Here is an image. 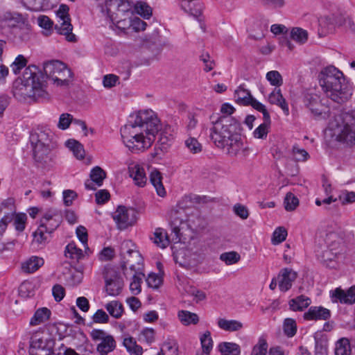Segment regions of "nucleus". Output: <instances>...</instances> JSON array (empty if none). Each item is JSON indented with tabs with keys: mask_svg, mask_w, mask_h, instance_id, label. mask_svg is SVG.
<instances>
[{
	"mask_svg": "<svg viewBox=\"0 0 355 355\" xmlns=\"http://www.w3.org/2000/svg\"><path fill=\"white\" fill-rule=\"evenodd\" d=\"M212 123L210 136L213 142L217 147L225 148L230 157L236 156L243 146L238 133L241 130L240 123L230 116H222Z\"/></svg>",
	"mask_w": 355,
	"mask_h": 355,
	"instance_id": "nucleus-1",
	"label": "nucleus"
},
{
	"mask_svg": "<svg viewBox=\"0 0 355 355\" xmlns=\"http://www.w3.org/2000/svg\"><path fill=\"white\" fill-rule=\"evenodd\" d=\"M12 94L19 101L44 98L47 95L44 74L35 65L26 67L22 76L14 81Z\"/></svg>",
	"mask_w": 355,
	"mask_h": 355,
	"instance_id": "nucleus-2",
	"label": "nucleus"
},
{
	"mask_svg": "<svg viewBox=\"0 0 355 355\" xmlns=\"http://www.w3.org/2000/svg\"><path fill=\"white\" fill-rule=\"evenodd\" d=\"M319 83L326 96L341 104L352 95V87L343 73L333 65L323 68L318 76Z\"/></svg>",
	"mask_w": 355,
	"mask_h": 355,
	"instance_id": "nucleus-3",
	"label": "nucleus"
},
{
	"mask_svg": "<svg viewBox=\"0 0 355 355\" xmlns=\"http://www.w3.org/2000/svg\"><path fill=\"white\" fill-rule=\"evenodd\" d=\"M145 129L139 124H133V120H129L128 123L120 130L123 144L134 153L144 151L151 146L155 136L148 132H145Z\"/></svg>",
	"mask_w": 355,
	"mask_h": 355,
	"instance_id": "nucleus-4",
	"label": "nucleus"
},
{
	"mask_svg": "<svg viewBox=\"0 0 355 355\" xmlns=\"http://www.w3.org/2000/svg\"><path fill=\"white\" fill-rule=\"evenodd\" d=\"M329 127L338 141L350 145L355 144V117L352 114L344 112L334 115Z\"/></svg>",
	"mask_w": 355,
	"mask_h": 355,
	"instance_id": "nucleus-5",
	"label": "nucleus"
},
{
	"mask_svg": "<svg viewBox=\"0 0 355 355\" xmlns=\"http://www.w3.org/2000/svg\"><path fill=\"white\" fill-rule=\"evenodd\" d=\"M130 245H132L131 241H125L122 244L121 253L123 256V261L121 263V268L126 277L129 275L128 266H129L131 271L135 272L132 274V280L130 284V288L135 295H137L141 291V275H144L141 273L137 274L135 272V263L139 265L142 261V257L139 251L129 249Z\"/></svg>",
	"mask_w": 355,
	"mask_h": 355,
	"instance_id": "nucleus-6",
	"label": "nucleus"
},
{
	"mask_svg": "<svg viewBox=\"0 0 355 355\" xmlns=\"http://www.w3.org/2000/svg\"><path fill=\"white\" fill-rule=\"evenodd\" d=\"M52 132L49 129H37L30 135L33 157L37 162H46L51 150Z\"/></svg>",
	"mask_w": 355,
	"mask_h": 355,
	"instance_id": "nucleus-7",
	"label": "nucleus"
},
{
	"mask_svg": "<svg viewBox=\"0 0 355 355\" xmlns=\"http://www.w3.org/2000/svg\"><path fill=\"white\" fill-rule=\"evenodd\" d=\"M44 74L58 85H67L72 73L67 65L59 60H52L44 65Z\"/></svg>",
	"mask_w": 355,
	"mask_h": 355,
	"instance_id": "nucleus-8",
	"label": "nucleus"
},
{
	"mask_svg": "<svg viewBox=\"0 0 355 355\" xmlns=\"http://www.w3.org/2000/svg\"><path fill=\"white\" fill-rule=\"evenodd\" d=\"M55 340L48 334L36 332L30 341V355H49L53 349Z\"/></svg>",
	"mask_w": 355,
	"mask_h": 355,
	"instance_id": "nucleus-9",
	"label": "nucleus"
},
{
	"mask_svg": "<svg viewBox=\"0 0 355 355\" xmlns=\"http://www.w3.org/2000/svg\"><path fill=\"white\" fill-rule=\"evenodd\" d=\"M133 124L141 125L145 129V132H148L155 137L160 129L159 120L151 110L138 112L133 120Z\"/></svg>",
	"mask_w": 355,
	"mask_h": 355,
	"instance_id": "nucleus-10",
	"label": "nucleus"
},
{
	"mask_svg": "<svg viewBox=\"0 0 355 355\" xmlns=\"http://www.w3.org/2000/svg\"><path fill=\"white\" fill-rule=\"evenodd\" d=\"M303 103L316 119H324L331 116L329 107L322 103L320 97L316 94H304Z\"/></svg>",
	"mask_w": 355,
	"mask_h": 355,
	"instance_id": "nucleus-11",
	"label": "nucleus"
},
{
	"mask_svg": "<svg viewBox=\"0 0 355 355\" xmlns=\"http://www.w3.org/2000/svg\"><path fill=\"white\" fill-rule=\"evenodd\" d=\"M337 238V235L334 233H330L327 236V242L329 243L334 239ZM334 243L330 248H327L320 252H318L317 258L324 266L330 268H336L338 266L337 259L340 254V251L337 250L336 246L339 244L338 242Z\"/></svg>",
	"mask_w": 355,
	"mask_h": 355,
	"instance_id": "nucleus-12",
	"label": "nucleus"
},
{
	"mask_svg": "<svg viewBox=\"0 0 355 355\" xmlns=\"http://www.w3.org/2000/svg\"><path fill=\"white\" fill-rule=\"evenodd\" d=\"M91 337L97 344L96 350L100 355H107L114 350L116 343L113 336L101 329H93Z\"/></svg>",
	"mask_w": 355,
	"mask_h": 355,
	"instance_id": "nucleus-13",
	"label": "nucleus"
},
{
	"mask_svg": "<svg viewBox=\"0 0 355 355\" xmlns=\"http://www.w3.org/2000/svg\"><path fill=\"white\" fill-rule=\"evenodd\" d=\"M112 218L119 229L125 230L135 223L136 221V213L133 209L119 206L116 210L112 213Z\"/></svg>",
	"mask_w": 355,
	"mask_h": 355,
	"instance_id": "nucleus-14",
	"label": "nucleus"
},
{
	"mask_svg": "<svg viewBox=\"0 0 355 355\" xmlns=\"http://www.w3.org/2000/svg\"><path fill=\"white\" fill-rule=\"evenodd\" d=\"M105 290L109 295H118L123 286V281L120 275L114 270H108L104 275Z\"/></svg>",
	"mask_w": 355,
	"mask_h": 355,
	"instance_id": "nucleus-15",
	"label": "nucleus"
},
{
	"mask_svg": "<svg viewBox=\"0 0 355 355\" xmlns=\"http://www.w3.org/2000/svg\"><path fill=\"white\" fill-rule=\"evenodd\" d=\"M58 24L55 25V29L60 35L65 36V39L70 42H76V36L72 33L73 26L71 24L70 15L57 16Z\"/></svg>",
	"mask_w": 355,
	"mask_h": 355,
	"instance_id": "nucleus-16",
	"label": "nucleus"
},
{
	"mask_svg": "<svg viewBox=\"0 0 355 355\" xmlns=\"http://www.w3.org/2000/svg\"><path fill=\"white\" fill-rule=\"evenodd\" d=\"M297 278V273L292 269L285 268L280 270L279 274L277 277L278 285L281 291L286 292L288 291L292 285L293 282Z\"/></svg>",
	"mask_w": 355,
	"mask_h": 355,
	"instance_id": "nucleus-17",
	"label": "nucleus"
},
{
	"mask_svg": "<svg viewBox=\"0 0 355 355\" xmlns=\"http://www.w3.org/2000/svg\"><path fill=\"white\" fill-rule=\"evenodd\" d=\"M334 302H340L342 304H353L355 303V286L344 291L340 288H336L331 294Z\"/></svg>",
	"mask_w": 355,
	"mask_h": 355,
	"instance_id": "nucleus-18",
	"label": "nucleus"
},
{
	"mask_svg": "<svg viewBox=\"0 0 355 355\" xmlns=\"http://www.w3.org/2000/svg\"><path fill=\"white\" fill-rule=\"evenodd\" d=\"M40 223L50 233H53L60 226L61 216L55 211L49 210L44 214Z\"/></svg>",
	"mask_w": 355,
	"mask_h": 355,
	"instance_id": "nucleus-19",
	"label": "nucleus"
},
{
	"mask_svg": "<svg viewBox=\"0 0 355 355\" xmlns=\"http://www.w3.org/2000/svg\"><path fill=\"white\" fill-rule=\"evenodd\" d=\"M330 317L331 311L322 306H311L304 314V318L307 320H326Z\"/></svg>",
	"mask_w": 355,
	"mask_h": 355,
	"instance_id": "nucleus-20",
	"label": "nucleus"
},
{
	"mask_svg": "<svg viewBox=\"0 0 355 355\" xmlns=\"http://www.w3.org/2000/svg\"><path fill=\"white\" fill-rule=\"evenodd\" d=\"M180 6L185 12L200 21L199 17L202 13V6L198 0H182Z\"/></svg>",
	"mask_w": 355,
	"mask_h": 355,
	"instance_id": "nucleus-21",
	"label": "nucleus"
},
{
	"mask_svg": "<svg viewBox=\"0 0 355 355\" xmlns=\"http://www.w3.org/2000/svg\"><path fill=\"white\" fill-rule=\"evenodd\" d=\"M128 171L135 184L141 187L146 184L147 178L143 167L139 164H133L128 167Z\"/></svg>",
	"mask_w": 355,
	"mask_h": 355,
	"instance_id": "nucleus-22",
	"label": "nucleus"
},
{
	"mask_svg": "<svg viewBox=\"0 0 355 355\" xmlns=\"http://www.w3.org/2000/svg\"><path fill=\"white\" fill-rule=\"evenodd\" d=\"M315 355H327V337L322 331H317L314 336Z\"/></svg>",
	"mask_w": 355,
	"mask_h": 355,
	"instance_id": "nucleus-23",
	"label": "nucleus"
},
{
	"mask_svg": "<svg viewBox=\"0 0 355 355\" xmlns=\"http://www.w3.org/2000/svg\"><path fill=\"white\" fill-rule=\"evenodd\" d=\"M1 21L5 22L8 26L15 27L18 24H24L25 19L19 12L7 11L2 15Z\"/></svg>",
	"mask_w": 355,
	"mask_h": 355,
	"instance_id": "nucleus-24",
	"label": "nucleus"
},
{
	"mask_svg": "<svg viewBox=\"0 0 355 355\" xmlns=\"http://www.w3.org/2000/svg\"><path fill=\"white\" fill-rule=\"evenodd\" d=\"M268 101L273 105L279 106L286 114H288L289 110L285 98L283 97L279 89H275L268 96Z\"/></svg>",
	"mask_w": 355,
	"mask_h": 355,
	"instance_id": "nucleus-25",
	"label": "nucleus"
},
{
	"mask_svg": "<svg viewBox=\"0 0 355 355\" xmlns=\"http://www.w3.org/2000/svg\"><path fill=\"white\" fill-rule=\"evenodd\" d=\"M150 181L156 189L157 193L161 197L166 196V190L162 184V176L159 171L155 169L150 172Z\"/></svg>",
	"mask_w": 355,
	"mask_h": 355,
	"instance_id": "nucleus-26",
	"label": "nucleus"
},
{
	"mask_svg": "<svg viewBox=\"0 0 355 355\" xmlns=\"http://www.w3.org/2000/svg\"><path fill=\"white\" fill-rule=\"evenodd\" d=\"M44 261L42 258L38 257H31L21 264V269L24 272L33 273L37 270Z\"/></svg>",
	"mask_w": 355,
	"mask_h": 355,
	"instance_id": "nucleus-27",
	"label": "nucleus"
},
{
	"mask_svg": "<svg viewBox=\"0 0 355 355\" xmlns=\"http://www.w3.org/2000/svg\"><path fill=\"white\" fill-rule=\"evenodd\" d=\"M289 306L292 311H301L307 308L311 304V299L306 296L301 295L289 301Z\"/></svg>",
	"mask_w": 355,
	"mask_h": 355,
	"instance_id": "nucleus-28",
	"label": "nucleus"
},
{
	"mask_svg": "<svg viewBox=\"0 0 355 355\" xmlns=\"http://www.w3.org/2000/svg\"><path fill=\"white\" fill-rule=\"evenodd\" d=\"M51 311L46 308L38 309L30 320L31 326H37L48 320L51 315Z\"/></svg>",
	"mask_w": 355,
	"mask_h": 355,
	"instance_id": "nucleus-29",
	"label": "nucleus"
},
{
	"mask_svg": "<svg viewBox=\"0 0 355 355\" xmlns=\"http://www.w3.org/2000/svg\"><path fill=\"white\" fill-rule=\"evenodd\" d=\"M221 355H240V346L234 343L223 342L218 345Z\"/></svg>",
	"mask_w": 355,
	"mask_h": 355,
	"instance_id": "nucleus-30",
	"label": "nucleus"
},
{
	"mask_svg": "<svg viewBox=\"0 0 355 355\" xmlns=\"http://www.w3.org/2000/svg\"><path fill=\"white\" fill-rule=\"evenodd\" d=\"M234 98L236 103L243 105H248L253 96L251 95L250 92L240 85L234 92Z\"/></svg>",
	"mask_w": 355,
	"mask_h": 355,
	"instance_id": "nucleus-31",
	"label": "nucleus"
},
{
	"mask_svg": "<svg viewBox=\"0 0 355 355\" xmlns=\"http://www.w3.org/2000/svg\"><path fill=\"white\" fill-rule=\"evenodd\" d=\"M218 326L227 331H236L243 328V323L236 320L220 318L218 320Z\"/></svg>",
	"mask_w": 355,
	"mask_h": 355,
	"instance_id": "nucleus-32",
	"label": "nucleus"
},
{
	"mask_svg": "<svg viewBox=\"0 0 355 355\" xmlns=\"http://www.w3.org/2000/svg\"><path fill=\"white\" fill-rule=\"evenodd\" d=\"M112 3V0H107L106 1V8H107V13L111 18L112 21H116V26L119 28H125V26H132V20H126V17L122 18V16H119V13H116L115 16H114V14L111 13L110 9L109 8V6Z\"/></svg>",
	"mask_w": 355,
	"mask_h": 355,
	"instance_id": "nucleus-33",
	"label": "nucleus"
},
{
	"mask_svg": "<svg viewBox=\"0 0 355 355\" xmlns=\"http://www.w3.org/2000/svg\"><path fill=\"white\" fill-rule=\"evenodd\" d=\"M270 116H268L265 114V119H263V123L260 124L253 132V135L257 139H265L266 138L269 132L270 126Z\"/></svg>",
	"mask_w": 355,
	"mask_h": 355,
	"instance_id": "nucleus-34",
	"label": "nucleus"
},
{
	"mask_svg": "<svg viewBox=\"0 0 355 355\" xmlns=\"http://www.w3.org/2000/svg\"><path fill=\"white\" fill-rule=\"evenodd\" d=\"M64 256L73 261H78L83 256V250L78 248L74 243H69L65 248Z\"/></svg>",
	"mask_w": 355,
	"mask_h": 355,
	"instance_id": "nucleus-35",
	"label": "nucleus"
},
{
	"mask_svg": "<svg viewBox=\"0 0 355 355\" xmlns=\"http://www.w3.org/2000/svg\"><path fill=\"white\" fill-rule=\"evenodd\" d=\"M152 239L157 246L162 248H165L169 244L168 235L162 228H157L155 230L154 236Z\"/></svg>",
	"mask_w": 355,
	"mask_h": 355,
	"instance_id": "nucleus-36",
	"label": "nucleus"
},
{
	"mask_svg": "<svg viewBox=\"0 0 355 355\" xmlns=\"http://www.w3.org/2000/svg\"><path fill=\"white\" fill-rule=\"evenodd\" d=\"M66 146L73 152L74 156L79 159L85 157L83 146L75 139H69L66 141Z\"/></svg>",
	"mask_w": 355,
	"mask_h": 355,
	"instance_id": "nucleus-37",
	"label": "nucleus"
},
{
	"mask_svg": "<svg viewBox=\"0 0 355 355\" xmlns=\"http://www.w3.org/2000/svg\"><path fill=\"white\" fill-rule=\"evenodd\" d=\"M105 307L110 315L114 318H120L122 316L123 312V305L118 301H111L106 304Z\"/></svg>",
	"mask_w": 355,
	"mask_h": 355,
	"instance_id": "nucleus-38",
	"label": "nucleus"
},
{
	"mask_svg": "<svg viewBox=\"0 0 355 355\" xmlns=\"http://www.w3.org/2000/svg\"><path fill=\"white\" fill-rule=\"evenodd\" d=\"M50 233L45 226H43L41 223L36 231L33 233L34 241L38 244L44 245L48 242Z\"/></svg>",
	"mask_w": 355,
	"mask_h": 355,
	"instance_id": "nucleus-39",
	"label": "nucleus"
},
{
	"mask_svg": "<svg viewBox=\"0 0 355 355\" xmlns=\"http://www.w3.org/2000/svg\"><path fill=\"white\" fill-rule=\"evenodd\" d=\"M351 347L349 340L346 338H342L336 343L335 355H349Z\"/></svg>",
	"mask_w": 355,
	"mask_h": 355,
	"instance_id": "nucleus-40",
	"label": "nucleus"
},
{
	"mask_svg": "<svg viewBox=\"0 0 355 355\" xmlns=\"http://www.w3.org/2000/svg\"><path fill=\"white\" fill-rule=\"evenodd\" d=\"M178 315L181 322L184 325H189L190 324H196L199 321V318L197 314L188 311H180Z\"/></svg>",
	"mask_w": 355,
	"mask_h": 355,
	"instance_id": "nucleus-41",
	"label": "nucleus"
},
{
	"mask_svg": "<svg viewBox=\"0 0 355 355\" xmlns=\"http://www.w3.org/2000/svg\"><path fill=\"white\" fill-rule=\"evenodd\" d=\"M334 19L331 15L324 16L319 19V25L323 34L333 33L336 28L334 24Z\"/></svg>",
	"mask_w": 355,
	"mask_h": 355,
	"instance_id": "nucleus-42",
	"label": "nucleus"
},
{
	"mask_svg": "<svg viewBox=\"0 0 355 355\" xmlns=\"http://www.w3.org/2000/svg\"><path fill=\"white\" fill-rule=\"evenodd\" d=\"M128 352L131 355H141L143 352L142 347L137 345L136 341L132 337L125 338L123 343Z\"/></svg>",
	"mask_w": 355,
	"mask_h": 355,
	"instance_id": "nucleus-43",
	"label": "nucleus"
},
{
	"mask_svg": "<svg viewBox=\"0 0 355 355\" xmlns=\"http://www.w3.org/2000/svg\"><path fill=\"white\" fill-rule=\"evenodd\" d=\"M117 2V13H121L122 17H128L132 13V9L135 5L130 0H119Z\"/></svg>",
	"mask_w": 355,
	"mask_h": 355,
	"instance_id": "nucleus-44",
	"label": "nucleus"
},
{
	"mask_svg": "<svg viewBox=\"0 0 355 355\" xmlns=\"http://www.w3.org/2000/svg\"><path fill=\"white\" fill-rule=\"evenodd\" d=\"M89 177V180L94 182L96 186L101 187L106 178V173L100 166H95L92 169Z\"/></svg>",
	"mask_w": 355,
	"mask_h": 355,
	"instance_id": "nucleus-45",
	"label": "nucleus"
},
{
	"mask_svg": "<svg viewBox=\"0 0 355 355\" xmlns=\"http://www.w3.org/2000/svg\"><path fill=\"white\" fill-rule=\"evenodd\" d=\"M202 349L205 354L209 355L213 347V340L209 331H206L200 338Z\"/></svg>",
	"mask_w": 355,
	"mask_h": 355,
	"instance_id": "nucleus-46",
	"label": "nucleus"
},
{
	"mask_svg": "<svg viewBox=\"0 0 355 355\" xmlns=\"http://www.w3.org/2000/svg\"><path fill=\"white\" fill-rule=\"evenodd\" d=\"M291 38L300 44H304L307 41L308 33L301 28L295 27L291 31Z\"/></svg>",
	"mask_w": 355,
	"mask_h": 355,
	"instance_id": "nucleus-47",
	"label": "nucleus"
},
{
	"mask_svg": "<svg viewBox=\"0 0 355 355\" xmlns=\"http://www.w3.org/2000/svg\"><path fill=\"white\" fill-rule=\"evenodd\" d=\"M283 329L284 334L288 337H293L297 332V324L294 319L286 318L283 324Z\"/></svg>",
	"mask_w": 355,
	"mask_h": 355,
	"instance_id": "nucleus-48",
	"label": "nucleus"
},
{
	"mask_svg": "<svg viewBox=\"0 0 355 355\" xmlns=\"http://www.w3.org/2000/svg\"><path fill=\"white\" fill-rule=\"evenodd\" d=\"M136 12L145 19H149L152 15L151 8L145 2L139 1L135 5Z\"/></svg>",
	"mask_w": 355,
	"mask_h": 355,
	"instance_id": "nucleus-49",
	"label": "nucleus"
},
{
	"mask_svg": "<svg viewBox=\"0 0 355 355\" xmlns=\"http://www.w3.org/2000/svg\"><path fill=\"white\" fill-rule=\"evenodd\" d=\"M27 62L28 60L23 55H17L15 61L10 65L12 72L15 75L19 74L21 70L26 66Z\"/></svg>",
	"mask_w": 355,
	"mask_h": 355,
	"instance_id": "nucleus-50",
	"label": "nucleus"
},
{
	"mask_svg": "<svg viewBox=\"0 0 355 355\" xmlns=\"http://www.w3.org/2000/svg\"><path fill=\"white\" fill-rule=\"evenodd\" d=\"M268 343L266 338L261 336L258 343L254 346L251 355H266Z\"/></svg>",
	"mask_w": 355,
	"mask_h": 355,
	"instance_id": "nucleus-51",
	"label": "nucleus"
},
{
	"mask_svg": "<svg viewBox=\"0 0 355 355\" xmlns=\"http://www.w3.org/2000/svg\"><path fill=\"white\" fill-rule=\"evenodd\" d=\"M284 207L286 211H291L296 209L299 205V200L292 193L289 192L284 198Z\"/></svg>",
	"mask_w": 355,
	"mask_h": 355,
	"instance_id": "nucleus-52",
	"label": "nucleus"
},
{
	"mask_svg": "<svg viewBox=\"0 0 355 355\" xmlns=\"http://www.w3.org/2000/svg\"><path fill=\"white\" fill-rule=\"evenodd\" d=\"M27 216L24 213H19L15 215L14 217V226L17 231L21 232L24 230Z\"/></svg>",
	"mask_w": 355,
	"mask_h": 355,
	"instance_id": "nucleus-53",
	"label": "nucleus"
},
{
	"mask_svg": "<svg viewBox=\"0 0 355 355\" xmlns=\"http://www.w3.org/2000/svg\"><path fill=\"white\" fill-rule=\"evenodd\" d=\"M266 79L275 87H279L283 84V79L277 71H270L266 73Z\"/></svg>",
	"mask_w": 355,
	"mask_h": 355,
	"instance_id": "nucleus-54",
	"label": "nucleus"
},
{
	"mask_svg": "<svg viewBox=\"0 0 355 355\" xmlns=\"http://www.w3.org/2000/svg\"><path fill=\"white\" fill-rule=\"evenodd\" d=\"M185 146L188 150L193 153H198L202 151V145L194 137H189L185 141Z\"/></svg>",
	"mask_w": 355,
	"mask_h": 355,
	"instance_id": "nucleus-55",
	"label": "nucleus"
},
{
	"mask_svg": "<svg viewBox=\"0 0 355 355\" xmlns=\"http://www.w3.org/2000/svg\"><path fill=\"white\" fill-rule=\"evenodd\" d=\"M287 236V231L284 227L277 228L272 234V242L273 244H279L283 242Z\"/></svg>",
	"mask_w": 355,
	"mask_h": 355,
	"instance_id": "nucleus-56",
	"label": "nucleus"
},
{
	"mask_svg": "<svg viewBox=\"0 0 355 355\" xmlns=\"http://www.w3.org/2000/svg\"><path fill=\"white\" fill-rule=\"evenodd\" d=\"M220 258L227 264L231 265L238 262L240 259V256L237 252L232 251L221 254Z\"/></svg>",
	"mask_w": 355,
	"mask_h": 355,
	"instance_id": "nucleus-57",
	"label": "nucleus"
},
{
	"mask_svg": "<svg viewBox=\"0 0 355 355\" xmlns=\"http://www.w3.org/2000/svg\"><path fill=\"white\" fill-rule=\"evenodd\" d=\"M73 116L68 113L62 114L60 116L58 128L60 130L67 129L72 123Z\"/></svg>",
	"mask_w": 355,
	"mask_h": 355,
	"instance_id": "nucleus-58",
	"label": "nucleus"
},
{
	"mask_svg": "<svg viewBox=\"0 0 355 355\" xmlns=\"http://www.w3.org/2000/svg\"><path fill=\"white\" fill-rule=\"evenodd\" d=\"M293 153L294 158L297 162H304L308 159L309 153L302 148H300L297 146H293Z\"/></svg>",
	"mask_w": 355,
	"mask_h": 355,
	"instance_id": "nucleus-59",
	"label": "nucleus"
},
{
	"mask_svg": "<svg viewBox=\"0 0 355 355\" xmlns=\"http://www.w3.org/2000/svg\"><path fill=\"white\" fill-rule=\"evenodd\" d=\"M92 320L95 323H107L109 321V316L103 309H98L94 314Z\"/></svg>",
	"mask_w": 355,
	"mask_h": 355,
	"instance_id": "nucleus-60",
	"label": "nucleus"
},
{
	"mask_svg": "<svg viewBox=\"0 0 355 355\" xmlns=\"http://www.w3.org/2000/svg\"><path fill=\"white\" fill-rule=\"evenodd\" d=\"M233 210L234 214L242 219H246L249 216V212L247 207L241 204H236Z\"/></svg>",
	"mask_w": 355,
	"mask_h": 355,
	"instance_id": "nucleus-61",
	"label": "nucleus"
},
{
	"mask_svg": "<svg viewBox=\"0 0 355 355\" xmlns=\"http://www.w3.org/2000/svg\"><path fill=\"white\" fill-rule=\"evenodd\" d=\"M39 26L46 30H51L53 28V21L46 15H41L37 19Z\"/></svg>",
	"mask_w": 355,
	"mask_h": 355,
	"instance_id": "nucleus-62",
	"label": "nucleus"
},
{
	"mask_svg": "<svg viewBox=\"0 0 355 355\" xmlns=\"http://www.w3.org/2000/svg\"><path fill=\"white\" fill-rule=\"evenodd\" d=\"M77 197V193L73 190H64L63 191L64 204L69 207L72 205L73 200Z\"/></svg>",
	"mask_w": 355,
	"mask_h": 355,
	"instance_id": "nucleus-63",
	"label": "nucleus"
},
{
	"mask_svg": "<svg viewBox=\"0 0 355 355\" xmlns=\"http://www.w3.org/2000/svg\"><path fill=\"white\" fill-rule=\"evenodd\" d=\"M343 204L352 203L355 202V192L345 191L339 196Z\"/></svg>",
	"mask_w": 355,
	"mask_h": 355,
	"instance_id": "nucleus-64",
	"label": "nucleus"
}]
</instances>
